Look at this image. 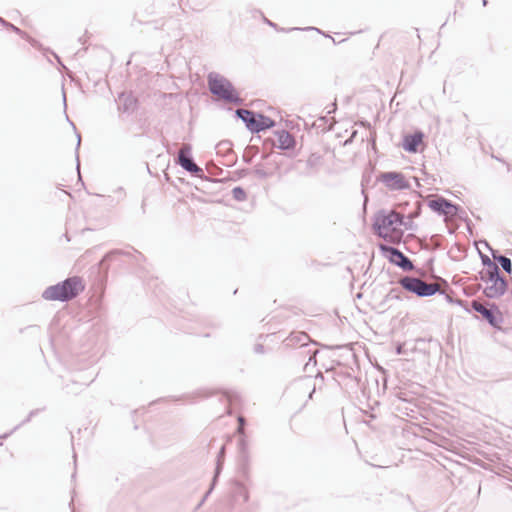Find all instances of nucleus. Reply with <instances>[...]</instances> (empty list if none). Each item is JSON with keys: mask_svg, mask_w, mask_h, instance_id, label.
Here are the masks:
<instances>
[{"mask_svg": "<svg viewBox=\"0 0 512 512\" xmlns=\"http://www.w3.org/2000/svg\"><path fill=\"white\" fill-rule=\"evenodd\" d=\"M85 289V284L79 276H71L54 285L48 286L42 293V298L48 301L68 302Z\"/></svg>", "mask_w": 512, "mask_h": 512, "instance_id": "nucleus-1", "label": "nucleus"}, {"mask_svg": "<svg viewBox=\"0 0 512 512\" xmlns=\"http://www.w3.org/2000/svg\"><path fill=\"white\" fill-rule=\"evenodd\" d=\"M208 88L213 96L227 103L242 104V98L233 83L219 73L210 72L208 74Z\"/></svg>", "mask_w": 512, "mask_h": 512, "instance_id": "nucleus-2", "label": "nucleus"}, {"mask_svg": "<svg viewBox=\"0 0 512 512\" xmlns=\"http://www.w3.org/2000/svg\"><path fill=\"white\" fill-rule=\"evenodd\" d=\"M465 311L470 314L478 313V320L487 322L495 330L506 332L501 326L504 322L503 313L496 303L488 301L482 304L478 300H472L466 303Z\"/></svg>", "mask_w": 512, "mask_h": 512, "instance_id": "nucleus-3", "label": "nucleus"}, {"mask_svg": "<svg viewBox=\"0 0 512 512\" xmlns=\"http://www.w3.org/2000/svg\"><path fill=\"white\" fill-rule=\"evenodd\" d=\"M235 117L241 119L246 129L253 134L264 132L276 126V121L259 111L237 109Z\"/></svg>", "mask_w": 512, "mask_h": 512, "instance_id": "nucleus-4", "label": "nucleus"}, {"mask_svg": "<svg viewBox=\"0 0 512 512\" xmlns=\"http://www.w3.org/2000/svg\"><path fill=\"white\" fill-rule=\"evenodd\" d=\"M401 287L408 293L418 298H427L436 294H444L440 286L436 283H427L423 279L415 276H404L399 280Z\"/></svg>", "mask_w": 512, "mask_h": 512, "instance_id": "nucleus-5", "label": "nucleus"}, {"mask_svg": "<svg viewBox=\"0 0 512 512\" xmlns=\"http://www.w3.org/2000/svg\"><path fill=\"white\" fill-rule=\"evenodd\" d=\"M238 472L241 477L245 479H249V462H250V454H249V440L248 436L245 432L242 431V428L247 424L246 419L243 416H238Z\"/></svg>", "mask_w": 512, "mask_h": 512, "instance_id": "nucleus-6", "label": "nucleus"}, {"mask_svg": "<svg viewBox=\"0 0 512 512\" xmlns=\"http://www.w3.org/2000/svg\"><path fill=\"white\" fill-rule=\"evenodd\" d=\"M480 280L486 283L483 295L487 299H498L508 291L506 278L501 274L500 269L486 274H480Z\"/></svg>", "mask_w": 512, "mask_h": 512, "instance_id": "nucleus-7", "label": "nucleus"}, {"mask_svg": "<svg viewBox=\"0 0 512 512\" xmlns=\"http://www.w3.org/2000/svg\"><path fill=\"white\" fill-rule=\"evenodd\" d=\"M379 250L390 264L399 267L403 271L408 272L415 269L413 261L400 249L388 244H380Z\"/></svg>", "mask_w": 512, "mask_h": 512, "instance_id": "nucleus-8", "label": "nucleus"}, {"mask_svg": "<svg viewBox=\"0 0 512 512\" xmlns=\"http://www.w3.org/2000/svg\"><path fill=\"white\" fill-rule=\"evenodd\" d=\"M377 181L381 182L390 191H403L412 188L405 174L401 171H384L377 175Z\"/></svg>", "mask_w": 512, "mask_h": 512, "instance_id": "nucleus-9", "label": "nucleus"}, {"mask_svg": "<svg viewBox=\"0 0 512 512\" xmlns=\"http://www.w3.org/2000/svg\"><path fill=\"white\" fill-rule=\"evenodd\" d=\"M120 257H127L131 264L138 265L142 260L145 259L144 255L133 247H129V249H112L106 252L101 261L100 265L103 270H107L109 264L113 261H117Z\"/></svg>", "mask_w": 512, "mask_h": 512, "instance_id": "nucleus-10", "label": "nucleus"}, {"mask_svg": "<svg viewBox=\"0 0 512 512\" xmlns=\"http://www.w3.org/2000/svg\"><path fill=\"white\" fill-rule=\"evenodd\" d=\"M174 162L176 165H179L183 170L189 173L193 177H197L200 179H206V175L204 170L198 166L194 160L192 155L191 146L188 145L183 150H181L177 156L174 158Z\"/></svg>", "mask_w": 512, "mask_h": 512, "instance_id": "nucleus-11", "label": "nucleus"}, {"mask_svg": "<svg viewBox=\"0 0 512 512\" xmlns=\"http://www.w3.org/2000/svg\"><path fill=\"white\" fill-rule=\"evenodd\" d=\"M324 382L325 378L321 371L318 370L314 376L306 374L297 378L293 385L299 389H308L311 387V390L308 393V399L312 400L316 390H321L323 388Z\"/></svg>", "mask_w": 512, "mask_h": 512, "instance_id": "nucleus-12", "label": "nucleus"}, {"mask_svg": "<svg viewBox=\"0 0 512 512\" xmlns=\"http://www.w3.org/2000/svg\"><path fill=\"white\" fill-rule=\"evenodd\" d=\"M372 228L379 237H385L389 230L392 231V210L389 212L385 209L377 210L373 215Z\"/></svg>", "mask_w": 512, "mask_h": 512, "instance_id": "nucleus-13", "label": "nucleus"}, {"mask_svg": "<svg viewBox=\"0 0 512 512\" xmlns=\"http://www.w3.org/2000/svg\"><path fill=\"white\" fill-rule=\"evenodd\" d=\"M277 138L276 147L286 153L288 157L296 156V140L286 129L276 130L274 132Z\"/></svg>", "mask_w": 512, "mask_h": 512, "instance_id": "nucleus-14", "label": "nucleus"}, {"mask_svg": "<svg viewBox=\"0 0 512 512\" xmlns=\"http://www.w3.org/2000/svg\"><path fill=\"white\" fill-rule=\"evenodd\" d=\"M425 134L421 129H415L412 133L402 135L401 147L408 153H417L419 145L424 139Z\"/></svg>", "mask_w": 512, "mask_h": 512, "instance_id": "nucleus-15", "label": "nucleus"}, {"mask_svg": "<svg viewBox=\"0 0 512 512\" xmlns=\"http://www.w3.org/2000/svg\"><path fill=\"white\" fill-rule=\"evenodd\" d=\"M416 216L417 214L414 215V217ZM399 227H404L405 230L409 231L417 229V225L413 221V216H405L392 210V231H396Z\"/></svg>", "mask_w": 512, "mask_h": 512, "instance_id": "nucleus-16", "label": "nucleus"}, {"mask_svg": "<svg viewBox=\"0 0 512 512\" xmlns=\"http://www.w3.org/2000/svg\"><path fill=\"white\" fill-rule=\"evenodd\" d=\"M450 205L451 200L441 195H436L433 199L427 201V206L438 216L447 215Z\"/></svg>", "mask_w": 512, "mask_h": 512, "instance_id": "nucleus-17", "label": "nucleus"}, {"mask_svg": "<svg viewBox=\"0 0 512 512\" xmlns=\"http://www.w3.org/2000/svg\"><path fill=\"white\" fill-rule=\"evenodd\" d=\"M310 341V336L302 331H293L289 334V336L283 341L284 346L286 347H299L305 348Z\"/></svg>", "mask_w": 512, "mask_h": 512, "instance_id": "nucleus-18", "label": "nucleus"}, {"mask_svg": "<svg viewBox=\"0 0 512 512\" xmlns=\"http://www.w3.org/2000/svg\"><path fill=\"white\" fill-rule=\"evenodd\" d=\"M119 99L122 101L121 105L119 106V110H121L123 113L131 114L138 109V99L132 94L121 93L119 94Z\"/></svg>", "mask_w": 512, "mask_h": 512, "instance_id": "nucleus-19", "label": "nucleus"}, {"mask_svg": "<svg viewBox=\"0 0 512 512\" xmlns=\"http://www.w3.org/2000/svg\"><path fill=\"white\" fill-rule=\"evenodd\" d=\"M220 401L227 403V413L231 414L230 408L237 407L238 405H240L241 396L236 391L225 389L221 393Z\"/></svg>", "mask_w": 512, "mask_h": 512, "instance_id": "nucleus-20", "label": "nucleus"}, {"mask_svg": "<svg viewBox=\"0 0 512 512\" xmlns=\"http://www.w3.org/2000/svg\"><path fill=\"white\" fill-rule=\"evenodd\" d=\"M93 381H94V378L90 379L89 381L88 380H82L80 377L79 378H73L71 380V383L70 384H66L63 387V389L66 391L67 394L77 395V394H79L84 389V387L89 386Z\"/></svg>", "mask_w": 512, "mask_h": 512, "instance_id": "nucleus-21", "label": "nucleus"}, {"mask_svg": "<svg viewBox=\"0 0 512 512\" xmlns=\"http://www.w3.org/2000/svg\"><path fill=\"white\" fill-rule=\"evenodd\" d=\"M434 343L436 346H440V343L437 340H434L432 337L429 338H417L414 341V344L410 347L411 351H418L423 354H429L428 345Z\"/></svg>", "mask_w": 512, "mask_h": 512, "instance_id": "nucleus-22", "label": "nucleus"}, {"mask_svg": "<svg viewBox=\"0 0 512 512\" xmlns=\"http://www.w3.org/2000/svg\"><path fill=\"white\" fill-rule=\"evenodd\" d=\"M253 12L260 14L263 18L264 23L267 24L268 26L274 28L276 31L290 32V31H294V30H302V31L314 30V31H317L318 33L325 35L319 28H316V27H306V28L292 27L289 29L280 28L275 22L267 19L260 10L254 9Z\"/></svg>", "mask_w": 512, "mask_h": 512, "instance_id": "nucleus-23", "label": "nucleus"}, {"mask_svg": "<svg viewBox=\"0 0 512 512\" xmlns=\"http://www.w3.org/2000/svg\"><path fill=\"white\" fill-rule=\"evenodd\" d=\"M447 215H450L459 220H462V221L466 222L467 225H469L471 223V220L468 218V215H467V212L465 211V209L461 205H459L453 201H451V205L449 207V212Z\"/></svg>", "mask_w": 512, "mask_h": 512, "instance_id": "nucleus-24", "label": "nucleus"}, {"mask_svg": "<svg viewBox=\"0 0 512 512\" xmlns=\"http://www.w3.org/2000/svg\"><path fill=\"white\" fill-rule=\"evenodd\" d=\"M319 353V351L317 349H314V350H303V351H299L298 352V355H306V354H309V358H308V361L305 363L304 365V372H307V373H311L312 370L316 367L317 365V360H316V355Z\"/></svg>", "mask_w": 512, "mask_h": 512, "instance_id": "nucleus-25", "label": "nucleus"}, {"mask_svg": "<svg viewBox=\"0 0 512 512\" xmlns=\"http://www.w3.org/2000/svg\"><path fill=\"white\" fill-rule=\"evenodd\" d=\"M478 253H479L481 263L484 266V269L479 272V275L480 274L484 275L486 273L493 272V271L499 269L498 265L495 264L493 262V260L487 254L481 252L480 250H478Z\"/></svg>", "mask_w": 512, "mask_h": 512, "instance_id": "nucleus-26", "label": "nucleus"}, {"mask_svg": "<svg viewBox=\"0 0 512 512\" xmlns=\"http://www.w3.org/2000/svg\"><path fill=\"white\" fill-rule=\"evenodd\" d=\"M237 473H239V472L237 471ZM238 476H239L240 480L236 481V483H235L236 493L238 496H241L243 498L244 502H248L249 492H248V489L245 486L244 482L250 481V478L247 480V479L241 477L240 474H238Z\"/></svg>", "mask_w": 512, "mask_h": 512, "instance_id": "nucleus-27", "label": "nucleus"}, {"mask_svg": "<svg viewBox=\"0 0 512 512\" xmlns=\"http://www.w3.org/2000/svg\"><path fill=\"white\" fill-rule=\"evenodd\" d=\"M41 411V409L37 408V409H34V410H31L29 412V414L27 415V417L21 421V423H19L18 425H16L9 433H4L3 435L0 436L1 439H6L8 438L14 431H16L20 426L22 425H25L27 423H29L31 421V419L36 416L39 412Z\"/></svg>", "mask_w": 512, "mask_h": 512, "instance_id": "nucleus-28", "label": "nucleus"}, {"mask_svg": "<svg viewBox=\"0 0 512 512\" xmlns=\"http://www.w3.org/2000/svg\"><path fill=\"white\" fill-rule=\"evenodd\" d=\"M114 193L116 194V197L107 196V204L111 206H115L119 204L126 196V192L123 187H118Z\"/></svg>", "mask_w": 512, "mask_h": 512, "instance_id": "nucleus-29", "label": "nucleus"}, {"mask_svg": "<svg viewBox=\"0 0 512 512\" xmlns=\"http://www.w3.org/2000/svg\"><path fill=\"white\" fill-rule=\"evenodd\" d=\"M231 194H232L233 199H235L236 201H239V202L245 201L247 199V192L241 186H235L231 190Z\"/></svg>", "mask_w": 512, "mask_h": 512, "instance_id": "nucleus-30", "label": "nucleus"}, {"mask_svg": "<svg viewBox=\"0 0 512 512\" xmlns=\"http://www.w3.org/2000/svg\"><path fill=\"white\" fill-rule=\"evenodd\" d=\"M232 149V142L229 140H222L216 145L217 154L227 155Z\"/></svg>", "mask_w": 512, "mask_h": 512, "instance_id": "nucleus-31", "label": "nucleus"}, {"mask_svg": "<svg viewBox=\"0 0 512 512\" xmlns=\"http://www.w3.org/2000/svg\"><path fill=\"white\" fill-rule=\"evenodd\" d=\"M391 300H402V292L397 288H392L390 291L385 295L382 304L391 301Z\"/></svg>", "mask_w": 512, "mask_h": 512, "instance_id": "nucleus-32", "label": "nucleus"}, {"mask_svg": "<svg viewBox=\"0 0 512 512\" xmlns=\"http://www.w3.org/2000/svg\"><path fill=\"white\" fill-rule=\"evenodd\" d=\"M5 28L7 30H10V31L14 32L15 34L19 35L22 39L27 40L28 42H30L33 45V41L30 39L28 34L25 31L21 30L19 27H17L14 24L8 22V24L6 25Z\"/></svg>", "mask_w": 512, "mask_h": 512, "instance_id": "nucleus-33", "label": "nucleus"}, {"mask_svg": "<svg viewBox=\"0 0 512 512\" xmlns=\"http://www.w3.org/2000/svg\"><path fill=\"white\" fill-rule=\"evenodd\" d=\"M483 243H484L485 247L490 251L491 256H492V259H493L494 261H496L498 264H499V263H500V261H501V260H500V258H505V256H504V255H502V254L500 253V251H499V250H497V249H493V248L490 246V244L488 243V241L483 240Z\"/></svg>", "mask_w": 512, "mask_h": 512, "instance_id": "nucleus-34", "label": "nucleus"}, {"mask_svg": "<svg viewBox=\"0 0 512 512\" xmlns=\"http://www.w3.org/2000/svg\"><path fill=\"white\" fill-rule=\"evenodd\" d=\"M253 173L259 178V179H267L270 176V173H268L261 164L255 165L253 169Z\"/></svg>", "mask_w": 512, "mask_h": 512, "instance_id": "nucleus-35", "label": "nucleus"}, {"mask_svg": "<svg viewBox=\"0 0 512 512\" xmlns=\"http://www.w3.org/2000/svg\"><path fill=\"white\" fill-rule=\"evenodd\" d=\"M443 241L444 237L439 234H434L430 237V245L433 247V249L441 248Z\"/></svg>", "mask_w": 512, "mask_h": 512, "instance_id": "nucleus-36", "label": "nucleus"}, {"mask_svg": "<svg viewBox=\"0 0 512 512\" xmlns=\"http://www.w3.org/2000/svg\"><path fill=\"white\" fill-rule=\"evenodd\" d=\"M321 156L318 153H311L306 161L309 168L316 167L320 162Z\"/></svg>", "mask_w": 512, "mask_h": 512, "instance_id": "nucleus-37", "label": "nucleus"}, {"mask_svg": "<svg viewBox=\"0 0 512 512\" xmlns=\"http://www.w3.org/2000/svg\"><path fill=\"white\" fill-rule=\"evenodd\" d=\"M500 263L499 265L502 267V269L508 273V274H511L512 273V261L510 258L506 257L505 258H500Z\"/></svg>", "mask_w": 512, "mask_h": 512, "instance_id": "nucleus-38", "label": "nucleus"}, {"mask_svg": "<svg viewBox=\"0 0 512 512\" xmlns=\"http://www.w3.org/2000/svg\"><path fill=\"white\" fill-rule=\"evenodd\" d=\"M443 295L445 296V299L448 303L459 305V306L463 307L464 309L466 307V303H469L468 301H465V300L454 299L451 295L446 294L445 292Z\"/></svg>", "mask_w": 512, "mask_h": 512, "instance_id": "nucleus-39", "label": "nucleus"}, {"mask_svg": "<svg viewBox=\"0 0 512 512\" xmlns=\"http://www.w3.org/2000/svg\"><path fill=\"white\" fill-rule=\"evenodd\" d=\"M76 137H77V144H76V148H75V157H76V161H77L76 168L79 171V167H80V163H79V149H80V146H81V136H80V133L77 132V131H76Z\"/></svg>", "mask_w": 512, "mask_h": 512, "instance_id": "nucleus-40", "label": "nucleus"}, {"mask_svg": "<svg viewBox=\"0 0 512 512\" xmlns=\"http://www.w3.org/2000/svg\"><path fill=\"white\" fill-rule=\"evenodd\" d=\"M226 456V447L222 445L217 453L216 461L224 462Z\"/></svg>", "mask_w": 512, "mask_h": 512, "instance_id": "nucleus-41", "label": "nucleus"}, {"mask_svg": "<svg viewBox=\"0 0 512 512\" xmlns=\"http://www.w3.org/2000/svg\"><path fill=\"white\" fill-rule=\"evenodd\" d=\"M408 343H398L397 346H396V349H395V353L397 355H404L406 353L405 351V346L407 345Z\"/></svg>", "mask_w": 512, "mask_h": 512, "instance_id": "nucleus-42", "label": "nucleus"}, {"mask_svg": "<svg viewBox=\"0 0 512 512\" xmlns=\"http://www.w3.org/2000/svg\"><path fill=\"white\" fill-rule=\"evenodd\" d=\"M223 465H224V462H219V461H216V465H215V469H214V475L216 477H219L222 470H223Z\"/></svg>", "mask_w": 512, "mask_h": 512, "instance_id": "nucleus-43", "label": "nucleus"}, {"mask_svg": "<svg viewBox=\"0 0 512 512\" xmlns=\"http://www.w3.org/2000/svg\"><path fill=\"white\" fill-rule=\"evenodd\" d=\"M236 173L238 175V178H242L244 176H247L250 173V170L248 168H242L238 169Z\"/></svg>", "mask_w": 512, "mask_h": 512, "instance_id": "nucleus-44", "label": "nucleus"}, {"mask_svg": "<svg viewBox=\"0 0 512 512\" xmlns=\"http://www.w3.org/2000/svg\"><path fill=\"white\" fill-rule=\"evenodd\" d=\"M264 350H265V347H264L263 344H261V343L255 344V346H254V352L255 353L262 354V353H264Z\"/></svg>", "mask_w": 512, "mask_h": 512, "instance_id": "nucleus-45", "label": "nucleus"}, {"mask_svg": "<svg viewBox=\"0 0 512 512\" xmlns=\"http://www.w3.org/2000/svg\"><path fill=\"white\" fill-rule=\"evenodd\" d=\"M357 135V131L354 130L351 134V136L345 140L344 144L345 145H348V144H351L353 142V139L355 138V136Z\"/></svg>", "mask_w": 512, "mask_h": 512, "instance_id": "nucleus-46", "label": "nucleus"}, {"mask_svg": "<svg viewBox=\"0 0 512 512\" xmlns=\"http://www.w3.org/2000/svg\"><path fill=\"white\" fill-rule=\"evenodd\" d=\"M218 478L219 477H216L215 475H213L212 479H211V482H210V486L209 488L213 489L215 488V486L217 485L218 483Z\"/></svg>", "mask_w": 512, "mask_h": 512, "instance_id": "nucleus-47", "label": "nucleus"}, {"mask_svg": "<svg viewBox=\"0 0 512 512\" xmlns=\"http://www.w3.org/2000/svg\"><path fill=\"white\" fill-rule=\"evenodd\" d=\"M492 157H493L494 159H496L497 161H499V162H501V163H503V164L507 165V167L509 168V164H508V163H507L503 158H501V157H497V156H494V155H493Z\"/></svg>", "mask_w": 512, "mask_h": 512, "instance_id": "nucleus-48", "label": "nucleus"}, {"mask_svg": "<svg viewBox=\"0 0 512 512\" xmlns=\"http://www.w3.org/2000/svg\"><path fill=\"white\" fill-rule=\"evenodd\" d=\"M7 24H8V21L5 20L4 18L0 17V25L5 28Z\"/></svg>", "mask_w": 512, "mask_h": 512, "instance_id": "nucleus-49", "label": "nucleus"}, {"mask_svg": "<svg viewBox=\"0 0 512 512\" xmlns=\"http://www.w3.org/2000/svg\"><path fill=\"white\" fill-rule=\"evenodd\" d=\"M208 497H206L205 495H203L201 501L199 502L198 504V507H200L201 505H203V503L207 500Z\"/></svg>", "mask_w": 512, "mask_h": 512, "instance_id": "nucleus-50", "label": "nucleus"}, {"mask_svg": "<svg viewBox=\"0 0 512 512\" xmlns=\"http://www.w3.org/2000/svg\"><path fill=\"white\" fill-rule=\"evenodd\" d=\"M243 161L247 164H251L252 163V158H246L245 156L243 157Z\"/></svg>", "mask_w": 512, "mask_h": 512, "instance_id": "nucleus-51", "label": "nucleus"}, {"mask_svg": "<svg viewBox=\"0 0 512 512\" xmlns=\"http://www.w3.org/2000/svg\"><path fill=\"white\" fill-rule=\"evenodd\" d=\"M362 126H364V127H370V123H369L367 120H364V121L362 122Z\"/></svg>", "mask_w": 512, "mask_h": 512, "instance_id": "nucleus-52", "label": "nucleus"}, {"mask_svg": "<svg viewBox=\"0 0 512 512\" xmlns=\"http://www.w3.org/2000/svg\"><path fill=\"white\" fill-rule=\"evenodd\" d=\"M213 489L209 488L206 492H205V496L206 497H209V495L212 493Z\"/></svg>", "mask_w": 512, "mask_h": 512, "instance_id": "nucleus-53", "label": "nucleus"}, {"mask_svg": "<svg viewBox=\"0 0 512 512\" xmlns=\"http://www.w3.org/2000/svg\"><path fill=\"white\" fill-rule=\"evenodd\" d=\"M200 396H201L202 398H207V397H209V396H210V394L202 393Z\"/></svg>", "mask_w": 512, "mask_h": 512, "instance_id": "nucleus-54", "label": "nucleus"}, {"mask_svg": "<svg viewBox=\"0 0 512 512\" xmlns=\"http://www.w3.org/2000/svg\"><path fill=\"white\" fill-rule=\"evenodd\" d=\"M72 503H73V499L71 500V502L69 503V506L71 508V512H75V509L72 507Z\"/></svg>", "mask_w": 512, "mask_h": 512, "instance_id": "nucleus-55", "label": "nucleus"}, {"mask_svg": "<svg viewBox=\"0 0 512 512\" xmlns=\"http://www.w3.org/2000/svg\"><path fill=\"white\" fill-rule=\"evenodd\" d=\"M362 194L364 195L365 197V202L367 201V196L365 195V191H364V186L362 185Z\"/></svg>", "mask_w": 512, "mask_h": 512, "instance_id": "nucleus-56", "label": "nucleus"}, {"mask_svg": "<svg viewBox=\"0 0 512 512\" xmlns=\"http://www.w3.org/2000/svg\"><path fill=\"white\" fill-rule=\"evenodd\" d=\"M267 158H268V154H263V155L261 156V159H263V160H265V159H267Z\"/></svg>", "mask_w": 512, "mask_h": 512, "instance_id": "nucleus-57", "label": "nucleus"}, {"mask_svg": "<svg viewBox=\"0 0 512 512\" xmlns=\"http://www.w3.org/2000/svg\"><path fill=\"white\" fill-rule=\"evenodd\" d=\"M481 1H482L483 6H486L488 4V0H481Z\"/></svg>", "mask_w": 512, "mask_h": 512, "instance_id": "nucleus-58", "label": "nucleus"}, {"mask_svg": "<svg viewBox=\"0 0 512 512\" xmlns=\"http://www.w3.org/2000/svg\"><path fill=\"white\" fill-rule=\"evenodd\" d=\"M142 211H143V213H145V202L144 201L142 202Z\"/></svg>", "mask_w": 512, "mask_h": 512, "instance_id": "nucleus-59", "label": "nucleus"}, {"mask_svg": "<svg viewBox=\"0 0 512 512\" xmlns=\"http://www.w3.org/2000/svg\"><path fill=\"white\" fill-rule=\"evenodd\" d=\"M75 477H76V471H74V472L72 473V475H71V478H72V479H75Z\"/></svg>", "mask_w": 512, "mask_h": 512, "instance_id": "nucleus-60", "label": "nucleus"}, {"mask_svg": "<svg viewBox=\"0 0 512 512\" xmlns=\"http://www.w3.org/2000/svg\"><path fill=\"white\" fill-rule=\"evenodd\" d=\"M73 458H74V464L76 465V453L75 452L73 454Z\"/></svg>", "mask_w": 512, "mask_h": 512, "instance_id": "nucleus-61", "label": "nucleus"}, {"mask_svg": "<svg viewBox=\"0 0 512 512\" xmlns=\"http://www.w3.org/2000/svg\"><path fill=\"white\" fill-rule=\"evenodd\" d=\"M64 236H65V239H67V241H70L68 234H65Z\"/></svg>", "mask_w": 512, "mask_h": 512, "instance_id": "nucleus-62", "label": "nucleus"}, {"mask_svg": "<svg viewBox=\"0 0 512 512\" xmlns=\"http://www.w3.org/2000/svg\"><path fill=\"white\" fill-rule=\"evenodd\" d=\"M79 42L84 43V41H83V38H82V37H80V38H79Z\"/></svg>", "mask_w": 512, "mask_h": 512, "instance_id": "nucleus-63", "label": "nucleus"}, {"mask_svg": "<svg viewBox=\"0 0 512 512\" xmlns=\"http://www.w3.org/2000/svg\"><path fill=\"white\" fill-rule=\"evenodd\" d=\"M64 193L68 196H71V193L67 192V191H64Z\"/></svg>", "mask_w": 512, "mask_h": 512, "instance_id": "nucleus-64", "label": "nucleus"}]
</instances>
